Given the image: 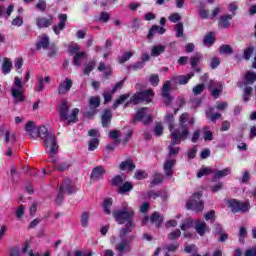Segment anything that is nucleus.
Instances as JSON below:
<instances>
[{"mask_svg": "<svg viewBox=\"0 0 256 256\" xmlns=\"http://www.w3.org/2000/svg\"><path fill=\"white\" fill-rule=\"evenodd\" d=\"M131 223L127 225V227L121 228L119 231V238L112 236L110 239V243L115 245V250L118 255H126L127 253H131L134 236L129 235L131 233ZM116 243V244H115Z\"/></svg>", "mask_w": 256, "mask_h": 256, "instance_id": "nucleus-1", "label": "nucleus"}, {"mask_svg": "<svg viewBox=\"0 0 256 256\" xmlns=\"http://www.w3.org/2000/svg\"><path fill=\"white\" fill-rule=\"evenodd\" d=\"M135 215V211L133 209L129 208L127 204H124L121 208V210H114L113 211V217L117 221L119 225L125 224V221H127V225L130 223L131 225V231H133V217Z\"/></svg>", "mask_w": 256, "mask_h": 256, "instance_id": "nucleus-2", "label": "nucleus"}, {"mask_svg": "<svg viewBox=\"0 0 256 256\" xmlns=\"http://www.w3.org/2000/svg\"><path fill=\"white\" fill-rule=\"evenodd\" d=\"M69 109H71V106L69 105V102H67V101L61 102L58 107L60 121H62V122L67 121V125H71V123H76L77 115H79V109L74 108L69 116Z\"/></svg>", "mask_w": 256, "mask_h": 256, "instance_id": "nucleus-3", "label": "nucleus"}, {"mask_svg": "<svg viewBox=\"0 0 256 256\" xmlns=\"http://www.w3.org/2000/svg\"><path fill=\"white\" fill-rule=\"evenodd\" d=\"M168 128L170 131V138L173 143L181 144V142L186 141L190 135L189 126L179 125L175 128L174 124H170Z\"/></svg>", "mask_w": 256, "mask_h": 256, "instance_id": "nucleus-4", "label": "nucleus"}, {"mask_svg": "<svg viewBox=\"0 0 256 256\" xmlns=\"http://www.w3.org/2000/svg\"><path fill=\"white\" fill-rule=\"evenodd\" d=\"M38 137L43 139L45 149L49 155H57L59 145L57 144V136H55V133L49 132L46 128V133Z\"/></svg>", "mask_w": 256, "mask_h": 256, "instance_id": "nucleus-5", "label": "nucleus"}, {"mask_svg": "<svg viewBox=\"0 0 256 256\" xmlns=\"http://www.w3.org/2000/svg\"><path fill=\"white\" fill-rule=\"evenodd\" d=\"M154 95L155 94L152 92V90L136 93L130 98V101L125 104V107H128L129 103H133V105H139V103H143V101L146 103H151Z\"/></svg>", "mask_w": 256, "mask_h": 256, "instance_id": "nucleus-6", "label": "nucleus"}, {"mask_svg": "<svg viewBox=\"0 0 256 256\" xmlns=\"http://www.w3.org/2000/svg\"><path fill=\"white\" fill-rule=\"evenodd\" d=\"M201 197V193H194L186 204L187 209L195 211V213H201L203 211V201H201Z\"/></svg>", "mask_w": 256, "mask_h": 256, "instance_id": "nucleus-7", "label": "nucleus"}, {"mask_svg": "<svg viewBox=\"0 0 256 256\" xmlns=\"http://www.w3.org/2000/svg\"><path fill=\"white\" fill-rule=\"evenodd\" d=\"M26 133H29L30 137H33V139H37V137H40V135H45L47 133V127L40 126L35 127V122L29 121L25 126Z\"/></svg>", "mask_w": 256, "mask_h": 256, "instance_id": "nucleus-8", "label": "nucleus"}, {"mask_svg": "<svg viewBox=\"0 0 256 256\" xmlns=\"http://www.w3.org/2000/svg\"><path fill=\"white\" fill-rule=\"evenodd\" d=\"M228 207L231 209L232 213H247V211L251 209L249 202H241L235 199L228 202Z\"/></svg>", "mask_w": 256, "mask_h": 256, "instance_id": "nucleus-9", "label": "nucleus"}, {"mask_svg": "<svg viewBox=\"0 0 256 256\" xmlns=\"http://www.w3.org/2000/svg\"><path fill=\"white\" fill-rule=\"evenodd\" d=\"M165 221V218L159 214V212H154L149 216H146L142 219V225H147V223H152V225H156V227H161Z\"/></svg>", "mask_w": 256, "mask_h": 256, "instance_id": "nucleus-10", "label": "nucleus"}, {"mask_svg": "<svg viewBox=\"0 0 256 256\" xmlns=\"http://www.w3.org/2000/svg\"><path fill=\"white\" fill-rule=\"evenodd\" d=\"M136 121H140L144 125H149V123L153 121V118L151 117V115H147V108L143 107L136 112L133 123H135Z\"/></svg>", "mask_w": 256, "mask_h": 256, "instance_id": "nucleus-11", "label": "nucleus"}, {"mask_svg": "<svg viewBox=\"0 0 256 256\" xmlns=\"http://www.w3.org/2000/svg\"><path fill=\"white\" fill-rule=\"evenodd\" d=\"M99 105H101V98H99V96L89 98L87 111L88 117H93V115L97 113V107H99Z\"/></svg>", "mask_w": 256, "mask_h": 256, "instance_id": "nucleus-12", "label": "nucleus"}, {"mask_svg": "<svg viewBox=\"0 0 256 256\" xmlns=\"http://www.w3.org/2000/svg\"><path fill=\"white\" fill-rule=\"evenodd\" d=\"M55 21V17L53 15H49L48 17L40 16L36 18V25L38 29H47L53 25Z\"/></svg>", "mask_w": 256, "mask_h": 256, "instance_id": "nucleus-13", "label": "nucleus"}, {"mask_svg": "<svg viewBox=\"0 0 256 256\" xmlns=\"http://www.w3.org/2000/svg\"><path fill=\"white\" fill-rule=\"evenodd\" d=\"M71 87H73V80L70 78H65L60 82L58 86L59 95H67V93L71 91Z\"/></svg>", "mask_w": 256, "mask_h": 256, "instance_id": "nucleus-14", "label": "nucleus"}, {"mask_svg": "<svg viewBox=\"0 0 256 256\" xmlns=\"http://www.w3.org/2000/svg\"><path fill=\"white\" fill-rule=\"evenodd\" d=\"M194 228H195L196 233H198V235H200V237H203L205 235V233H209L211 231L209 226H207V223L202 220H195Z\"/></svg>", "mask_w": 256, "mask_h": 256, "instance_id": "nucleus-15", "label": "nucleus"}, {"mask_svg": "<svg viewBox=\"0 0 256 256\" xmlns=\"http://www.w3.org/2000/svg\"><path fill=\"white\" fill-rule=\"evenodd\" d=\"M175 163H177V160L174 157H167L163 166L166 177H173V167H175Z\"/></svg>", "mask_w": 256, "mask_h": 256, "instance_id": "nucleus-16", "label": "nucleus"}, {"mask_svg": "<svg viewBox=\"0 0 256 256\" xmlns=\"http://www.w3.org/2000/svg\"><path fill=\"white\" fill-rule=\"evenodd\" d=\"M61 193H66L67 195H71L72 193H75L77 189H75V184H73V181L71 179H65L63 184L60 186Z\"/></svg>", "mask_w": 256, "mask_h": 256, "instance_id": "nucleus-17", "label": "nucleus"}, {"mask_svg": "<svg viewBox=\"0 0 256 256\" xmlns=\"http://www.w3.org/2000/svg\"><path fill=\"white\" fill-rule=\"evenodd\" d=\"M169 91H171V82L166 81L162 87V97H164L165 105H169V103L173 101V97H171V94H169Z\"/></svg>", "mask_w": 256, "mask_h": 256, "instance_id": "nucleus-18", "label": "nucleus"}, {"mask_svg": "<svg viewBox=\"0 0 256 256\" xmlns=\"http://www.w3.org/2000/svg\"><path fill=\"white\" fill-rule=\"evenodd\" d=\"M59 23L58 25L53 26V31L55 35H59L63 29H65V24L67 23V14H60L58 16Z\"/></svg>", "mask_w": 256, "mask_h": 256, "instance_id": "nucleus-19", "label": "nucleus"}, {"mask_svg": "<svg viewBox=\"0 0 256 256\" xmlns=\"http://www.w3.org/2000/svg\"><path fill=\"white\" fill-rule=\"evenodd\" d=\"M119 169L120 171H128V173H131L135 171V163L132 159H127L120 163Z\"/></svg>", "mask_w": 256, "mask_h": 256, "instance_id": "nucleus-20", "label": "nucleus"}, {"mask_svg": "<svg viewBox=\"0 0 256 256\" xmlns=\"http://www.w3.org/2000/svg\"><path fill=\"white\" fill-rule=\"evenodd\" d=\"M195 75V73L191 72L188 75H180V76H174L172 78V81L174 83H178L179 85H187L189 83V80Z\"/></svg>", "mask_w": 256, "mask_h": 256, "instance_id": "nucleus-21", "label": "nucleus"}, {"mask_svg": "<svg viewBox=\"0 0 256 256\" xmlns=\"http://www.w3.org/2000/svg\"><path fill=\"white\" fill-rule=\"evenodd\" d=\"M107 171L103 169V166H96L93 168L92 173H91V179L94 181H99V179L103 178V175H105Z\"/></svg>", "mask_w": 256, "mask_h": 256, "instance_id": "nucleus-22", "label": "nucleus"}, {"mask_svg": "<svg viewBox=\"0 0 256 256\" xmlns=\"http://www.w3.org/2000/svg\"><path fill=\"white\" fill-rule=\"evenodd\" d=\"M11 95L13 99H15L16 103H21L25 101V96L23 95V89L12 87Z\"/></svg>", "mask_w": 256, "mask_h": 256, "instance_id": "nucleus-23", "label": "nucleus"}, {"mask_svg": "<svg viewBox=\"0 0 256 256\" xmlns=\"http://www.w3.org/2000/svg\"><path fill=\"white\" fill-rule=\"evenodd\" d=\"M231 19H233V15H223L219 21L220 29H229V27H231Z\"/></svg>", "mask_w": 256, "mask_h": 256, "instance_id": "nucleus-24", "label": "nucleus"}, {"mask_svg": "<svg viewBox=\"0 0 256 256\" xmlns=\"http://www.w3.org/2000/svg\"><path fill=\"white\" fill-rule=\"evenodd\" d=\"M36 49H49V36H47V34H43L39 37Z\"/></svg>", "mask_w": 256, "mask_h": 256, "instance_id": "nucleus-25", "label": "nucleus"}, {"mask_svg": "<svg viewBox=\"0 0 256 256\" xmlns=\"http://www.w3.org/2000/svg\"><path fill=\"white\" fill-rule=\"evenodd\" d=\"M227 175H231V168H224L223 170H216V171H214L213 181L223 179V177H227Z\"/></svg>", "mask_w": 256, "mask_h": 256, "instance_id": "nucleus-26", "label": "nucleus"}, {"mask_svg": "<svg viewBox=\"0 0 256 256\" xmlns=\"http://www.w3.org/2000/svg\"><path fill=\"white\" fill-rule=\"evenodd\" d=\"M161 197L164 201L165 199H167V193H164L162 191H158V192H155V191H148L146 196H145V199H157Z\"/></svg>", "mask_w": 256, "mask_h": 256, "instance_id": "nucleus-27", "label": "nucleus"}, {"mask_svg": "<svg viewBox=\"0 0 256 256\" xmlns=\"http://www.w3.org/2000/svg\"><path fill=\"white\" fill-rule=\"evenodd\" d=\"M112 118H113V112H111V110H105L102 115V126L109 127Z\"/></svg>", "mask_w": 256, "mask_h": 256, "instance_id": "nucleus-28", "label": "nucleus"}, {"mask_svg": "<svg viewBox=\"0 0 256 256\" xmlns=\"http://www.w3.org/2000/svg\"><path fill=\"white\" fill-rule=\"evenodd\" d=\"M162 53H165V46L158 44L152 47L150 55L151 57H159Z\"/></svg>", "mask_w": 256, "mask_h": 256, "instance_id": "nucleus-29", "label": "nucleus"}, {"mask_svg": "<svg viewBox=\"0 0 256 256\" xmlns=\"http://www.w3.org/2000/svg\"><path fill=\"white\" fill-rule=\"evenodd\" d=\"M111 207H113V199L112 198H106L103 202V212L105 215H111Z\"/></svg>", "mask_w": 256, "mask_h": 256, "instance_id": "nucleus-30", "label": "nucleus"}, {"mask_svg": "<svg viewBox=\"0 0 256 256\" xmlns=\"http://www.w3.org/2000/svg\"><path fill=\"white\" fill-rule=\"evenodd\" d=\"M177 143H174L173 140H171L170 145L168 146V157H173L172 155H179V151H181V148Z\"/></svg>", "mask_w": 256, "mask_h": 256, "instance_id": "nucleus-31", "label": "nucleus"}, {"mask_svg": "<svg viewBox=\"0 0 256 256\" xmlns=\"http://www.w3.org/2000/svg\"><path fill=\"white\" fill-rule=\"evenodd\" d=\"M13 67V62H11V59L4 58V62L2 64V72L4 75H8V73H11V68Z\"/></svg>", "mask_w": 256, "mask_h": 256, "instance_id": "nucleus-32", "label": "nucleus"}, {"mask_svg": "<svg viewBox=\"0 0 256 256\" xmlns=\"http://www.w3.org/2000/svg\"><path fill=\"white\" fill-rule=\"evenodd\" d=\"M256 82V73L248 71L245 75L244 85H253Z\"/></svg>", "mask_w": 256, "mask_h": 256, "instance_id": "nucleus-33", "label": "nucleus"}, {"mask_svg": "<svg viewBox=\"0 0 256 256\" xmlns=\"http://www.w3.org/2000/svg\"><path fill=\"white\" fill-rule=\"evenodd\" d=\"M85 59H87V54H85L84 52H80V53L75 54V56L73 58V63L77 67H81V61H83Z\"/></svg>", "mask_w": 256, "mask_h": 256, "instance_id": "nucleus-34", "label": "nucleus"}, {"mask_svg": "<svg viewBox=\"0 0 256 256\" xmlns=\"http://www.w3.org/2000/svg\"><path fill=\"white\" fill-rule=\"evenodd\" d=\"M213 43H215V35L213 34V32H210L204 37L203 45H205L206 47H211Z\"/></svg>", "mask_w": 256, "mask_h": 256, "instance_id": "nucleus-35", "label": "nucleus"}, {"mask_svg": "<svg viewBox=\"0 0 256 256\" xmlns=\"http://www.w3.org/2000/svg\"><path fill=\"white\" fill-rule=\"evenodd\" d=\"M57 171L63 172V171H67V169H69V167H71V162L69 161H64V162H60V163H54Z\"/></svg>", "mask_w": 256, "mask_h": 256, "instance_id": "nucleus-36", "label": "nucleus"}, {"mask_svg": "<svg viewBox=\"0 0 256 256\" xmlns=\"http://www.w3.org/2000/svg\"><path fill=\"white\" fill-rule=\"evenodd\" d=\"M10 141H12L13 143H15L16 141L15 133H12L11 128L6 131V135H4L5 145H9Z\"/></svg>", "mask_w": 256, "mask_h": 256, "instance_id": "nucleus-37", "label": "nucleus"}, {"mask_svg": "<svg viewBox=\"0 0 256 256\" xmlns=\"http://www.w3.org/2000/svg\"><path fill=\"white\" fill-rule=\"evenodd\" d=\"M130 97L129 94H123L121 95L113 104L112 109H117V107L119 105H123V103H125V101H127V99Z\"/></svg>", "mask_w": 256, "mask_h": 256, "instance_id": "nucleus-38", "label": "nucleus"}, {"mask_svg": "<svg viewBox=\"0 0 256 256\" xmlns=\"http://www.w3.org/2000/svg\"><path fill=\"white\" fill-rule=\"evenodd\" d=\"M89 217H90L89 212H83L81 214L80 223L82 227L84 228L89 227Z\"/></svg>", "mask_w": 256, "mask_h": 256, "instance_id": "nucleus-39", "label": "nucleus"}, {"mask_svg": "<svg viewBox=\"0 0 256 256\" xmlns=\"http://www.w3.org/2000/svg\"><path fill=\"white\" fill-rule=\"evenodd\" d=\"M220 55H233V48L229 45H222L219 48Z\"/></svg>", "mask_w": 256, "mask_h": 256, "instance_id": "nucleus-40", "label": "nucleus"}, {"mask_svg": "<svg viewBox=\"0 0 256 256\" xmlns=\"http://www.w3.org/2000/svg\"><path fill=\"white\" fill-rule=\"evenodd\" d=\"M203 58V56L199 53H196L194 56H192L190 58V65L192 68L197 67V65H199V62L201 61V59Z\"/></svg>", "mask_w": 256, "mask_h": 256, "instance_id": "nucleus-41", "label": "nucleus"}, {"mask_svg": "<svg viewBox=\"0 0 256 256\" xmlns=\"http://www.w3.org/2000/svg\"><path fill=\"white\" fill-rule=\"evenodd\" d=\"M99 147V138H92L88 142V151H95Z\"/></svg>", "mask_w": 256, "mask_h": 256, "instance_id": "nucleus-42", "label": "nucleus"}, {"mask_svg": "<svg viewBox=\"0 0 256 256\" xmlns=\"http://www.w3.org/2000/svg\"><path fill=\"white\" fill-rule=\"evenodd\" d=\"M133 57V52H125L122 56L118 58V62L123 65L126 61H129Z\"/></svg>", "mask_w": 256, "mask_h": 256, "instance_id": "nucleus-43", "label": "nucleus"}, {"mask_svg": "<svg viewBox=\"0 0 256 256\" xmlns=\"http://www.w3.org/2000/svg\"><path fill=\"white\" fill-rule=\"evenodd\" d=\"M189 227H193V219L191 218H186L183 222L182 225L180 227V229L182 231H187V229H189Z\"/></svg>", "mask_w": 256, "mask_h": 256, "instance_id": "nucleus-44", "label": "nucleus"}, {"mask_svg": "<svg viewBox=\"0 0 256 256\" xmlns=\"http://www.w3.org/2000/svg\"><path fill=\"white\" fill-rule=\"evenodd\" d=\"M134 178L138 181H142V179H147V172L145 170H136Z\"/></svg>", "mask_w": 256, "mask_h": 256, "instance_id": "nucleus-45", "label": "nucleus"}, {"mask_svg": "<svg viewBox=\"0 0 256 256\" xmlns=\"http://www.w3.org/2000/svg\"><path fill=\"white\" fill-rule=\"evenodd\" d=\"M198 11H199V17L201 19H209V10L205 9V6L200 5Z\"/></svg>", "mask_w": 256, "mask_h": 256, "instance_id": "nucleus-46", "label": "nucleus"}, {"mask_svg": "<svg viewBox=\"0 0 256 256\" xmlns=\"http://www.w3.org/2000/svg\"><path fill=\"white\" fill-rule=\"evenodd\" d=\"M203 91H205V84H203V83L194 86L192 89L193 95H201V93H203Z\"/></svg>", "mask_w": 256, "mask_h": 256, "instance_id": "nucleus-47", "label": "nucleus"}, {"mask_svg": "<svg viewBox=\"0 0 256 256\" xmlns=\"http://www.w3.org/2000/svg\"><path fill=\"white\" fill-rule=\"evenodd\" d=\"M133 189V184L130 182H125L122 186L119 188L120 193H127Z\"/></svg>", "mask_w": 256, "mask_h": 256, "instance_id": "nucleus-48", "label": "nucleus"}, {"mask_svg": "<svg viewBox=\"0 0 256 256\" xmlns=\"http://www.w3.org/2000/svg\"><path fill=\"white\" fill-rule=\"evenodd\" d=\"M211 173H213V169H211V167H205L197 173V177L198 179H201V177L211 175Z\"/></svg>", "mask_w": 256, "mask_h": 256, "instance_id": "nucleus-49", "label": "nucleus"}, {"mask_svg": "<svg viewBox=\"0 0 256 256\" xmlns=\"http://www.w3.org/2000/svg\"><path fill=\"white\" fill-rule=\"evenodd\" d=\"M251 93H253V87L246 85L244 89V94H243L244 103H247V101H249V95H251Z\"/></svg>", "mask_w": 256, "mask_h": 256, "instance_id": "nucleus-50", "label": "nucleus"}, {"mask_svg": "<svg viewBox=\"0 0 256 256\" xmlns=\"http://www.w3.org/2000/svg\"><path fill=\"white\" fill-rule=\"evenodd\" d=\"M68 51L72 55H77V53H81V52H79V51H81V46H79V44H71L68 47Z\"/></svg>", "mask_w": 256, "mask_h": 256, "instance_id": "nucleus-51", "label": "nucleus"}, {"mask_svg": "<svg viewBox=\"0 0 256 256\" xmlns=\"http://www.w3.org/2000/svg\"><path fill=\"white\" fill-rule=\"evenodd\" d=\"M187 121H189V114L185 112L179 117V125L187 127Z\"/></svg>", "mask_w": 256, "mask_h": 256, "instance_id": "nucleus-52", "label": "nucleus"}, {"mask_svg": "<svg viewBox=\"0 0 256 256\" xmlns=\"http://www.w3.org/2000/svg\"><path fill=\"white\" fill-rule=\"evenodd\" d=\"M163 183V175L160 173H155L152 180V185H159Z\"/></svg>", "mask_w": 256, "mask_h": 256, "instance_id": "nucleus-53", "label": "nucleus"}, {"mask_svg": "<svg viewBox=\"0 0 256 256\" xmlns=\"http://www.w3.org/2000/svg\"><path fill=\"white\" fill-rule=\"evenodd\" d=\"M181 237V230L179 229H176L174 231H172L169 235H168V238L171 240V241H175V239H179Z\"/></svg>", "mask_w": 256, "mask_h": 256, "instance_id": "nucleus-54", "label": "nucleus"}, {"mask_svg": "<svg viewBox=\"0 0 256 256\" xmlns=\"http://www.w3.org/2000/svg\"><path fill=\"white\" fill-rule=\"evenodd\" d=\"M109 137H110V139H115L116 145H119L121 143V141H119V137H120L119 131H117V130L110 131Z\"/></svg>", "mask_w": 256, "mask_h": 256, "instance_id": "nucleus-55", "label": "nucleus"}, {"mask_svg": "<svg viewBox=\"0 0 256 256\" xmlns=\"http://www.w3.org/2000/svg\"><path fill=\"white\" fill-rule=\"evenodd\" d=\"M203 137L205 141H213V133L209 131V127H204Z\"/></svg>", "mask_w": 256, "mask_h": 256, "instance_id": "nucleus-56", "label": "nucleus"}, {"mask_svg": "<svg viewBox=\"0 0 256 256\" xmlns=\"http://www.w3.org/2000/svg\"><path fill=\"white\" fill-rule=\"evenodd\" d=\"M35 7L38 11L44 12L47 9V2L45 0H39Z\"/></svg>", "mask_w": 256, "mask_h": 256, "instance_id": "nucleus-57", "label": "nucleus"}, {"mask_svg": "<svg viewBox=\"0 0 256 256\" xmlns=\"http://www.w3.org/2000/svg\"><path fill=\"white\" fill-rule=\"evenodd\" d=\"M206 117L208 119H210V121H212V123H215V121H217V119H221V114L220 113H215V114L211 115V112L207 111L206 112Z\"/></svg>", "mask_w": 256, "mask_h": 256, "instance_id": "nucleus-58", "label": "nucleus"}, {"mask_svg": "<svg viewBox=\"0 0 256 256\" xmlns=\"http://www.w3.org/2000/svg\"><path fill=\"white\" fill-rule=\"evenodd\" d=\"M204 219L206 221H211V223H215V210H211L210 212L204 215Z\"/></svg>", "mask_w": 256, "mask_h": 256, "instance_id": "nucleus-59", "label": "nucleus"}, {"mask_svg": "<svg viewBox=\"0 0 256 256\" xmlns=\"http://www.w3.org/2000/svg\"><path fill=\"white\" fill-rule=\"evenodd\" d=\"M176 37H183V23L179 22L175 26Z\"/></svg>", "mask_w": 256, "mask_h": 256, "instance_id": "nucleus-60", "label": "nucleus"}, {"mask_svg": "<svg viewBox=\"0 0 256 256\" xmlns=\"http://www.w3.org/2000/svg\"><path fill=\"white\" fill-rule=\"evenodd\" d=\"M95 69V62H90L84 67V75H89Z\"/></svg>", "mask_w": 256, "mask_h": 256, "instance_id": "nucleus-61", "label": "nucleus"}, {"mask_svg": "<svg viewBox=\"0 0 256 256\" xmlns=\"http://www.w3.org/2000/svg\"><path fill=\"white\" fill-rule=\"evenodd\" d=\"M154 133L156 137H161V135H163V125H161V123L156 124Z\"/></svg>", "mask_w": 256, "mask_h": 256, "instance_id": "nucleus-62", "label": "nucleus"}, {"mask_svg": "<svg viewBox=\"0 0 256 256\" xmlns=\"http://www.w3.org/2000/svg\"><path fill=\"white\" fill-rule=\"evenodd\" d=\"M109 19H111V15H109L107 12H101L99 17V21H101V23H107Z\"/></svg>", "mask_w": 256, "mask_h": 256, "instance_id": "nucleus-63", "label": "nucleus"}, {"mask_svg": "<svg viewBox=\"0 0 256 256\" xmlns=\"http://www.w3.org/2000/svg\"><path fill=\"white\" fill-rule=\"evenodd\" d=\"M10 256H21V250L19 247H13L10 249Z\"/></svg>", "mask_w": 256, "mask_h": 256, "instance_id": "nucleus-64", "label": "nucleus"}]
</instances>
